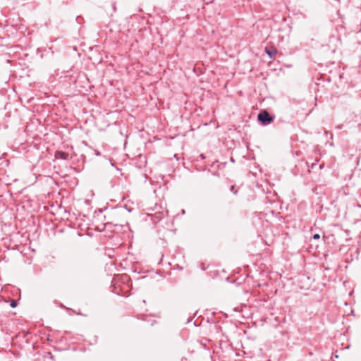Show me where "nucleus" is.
Here are the masks:
<instances>
[{"instance_id":"f257e3e1","label":"nucleus","mask_w":361,"mask_h":361,"mask_svg":"<svg viewBox=\"0 0 361 361\" xmlns=\"http://www.w3.org/2000/svg\"><path fill=\"white\" fill-rule=\"evenodd\" d=\"M257 118L262 126H268L274 121V116H271L267 111L264 110L258 114Z\"/></svg>"},{"instance_id":"f03ea898","label":"nucleus","mask_w":361,"mask_h":361,"mask_svg":"<svg viewBox=\"0 0 361 361\" xmlns=\"http://www.w3.org/2000/svg\"><path fill=\"white\" fill-rule=\"evenodd\" d=\"M55 157L56 159H62V160H67L69 157V154L67 152H62V151H57L56 152Z\"/></svg>"},{"instance_id":"7ed1b4c3","label":"nucleus","mask_w":361,"mask_h":361,"mask_svg":"<svg viewBox=\"0 0 361 361\" xmlns=\"http://www.w3.org/2000/svg\"><path fill=\"white\" fill-rule=\"evenodd\" d=\"M265 52L270 58H274L277 54V49L274 47H266Z\"/></svg>"},{"instance_id":"20e7f679","label":"nucleus","mask_w":361,"mask_h":361,"mask_svg":"<svg viewBox=\"0 0 361 361\" xmlns=\"http://www.w3.org/2000/svg\"><path fill=\"white\" fill-rule=\"evenodd\" d=\"M230 191L232 192L235 195H236L237 192H238V190L235 189V185H231V186Z\"/></svg>"},{"instance_id":"39448f33","label":"nucleus","mask_w":361,"mask_h":361,"mask_svg":"<svg viewBox=\"0 0 361 361\" xmlns=\"http://www.w3.org/2000/svg\"><path fill=\"white\" fill-rule=\"evenodd\" d=\"M312 238L314 240H319V239H320V235L318 233H315L313 235Z\"/></svg>"},{"instance_id":"423d86ee","label":"nucleus","mask_w":361,"mask_h":361,"mask_svg":"<svg viewBox=\"0 0 361 361\" xmlns=\"http://www.w3.org/2000/svg\"><path fill=\"white\" fill-rule=\"evenodd\" d=\"M17 306V302L16 300H12L11 302V307L14 308Z\"/></svg>"},{"instance_id":"0eeeda50","label":"nucleus","mask_w":361,"mask_h":361,"mask_svg":"<svg viewBox=\"0 0 361 361\" xmlns=\"http://www.w3.org/2000/svg\"><path fill=\"white\" fill-rule=\"evenodd\" d=\"M230 161H231V162H233V163H234V162H235V159H234V158H233V157H232L230 158Z\"/></svg>"},{"instance_id":"6e6552de","label":"nucleus","mask_w":361,"mask_h":361,"mask_svg":"<svg viewBox=\"0 0 361 361\" xmlns=\"http://www.w3.org/2000/svg\"><path fill=\"white\" fill-rule=\"evenodd\" d=\"M213 174H214V176H219V173H214Z\"/></svg>"},{"instance_id":"1a4fd4ad","label":"nucleus","mask_w":361,"mask_h":361,"mask_svg":"<svg viewBox=\"0 0 361 361\" xmlns=\"http://www.w3.org/2000/svg\"><path fill=\"white\" fill-rule=\"evenodd\" d=\"M342 128V126H338L337 128L341 129Z\"/></svg>"}]
</instances>
